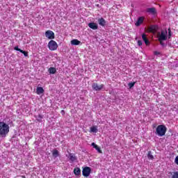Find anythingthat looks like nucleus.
Here are the masks:
<instances>
[{"instance_id": "f257e3e1", "label": "nucleus", "mask_w": 178, "mask_h": 178, "mask_svg": "<svg viewBox=\"0 0 178 178\" xmlns=\"http://www.w3.org/2000/svg\"><path fill=\"white\" fill-rule=\"evenodd\" d=\"M9 133V125L3 122H0V137H6Z\"/></svg>"}, {"instance_id": "f03ea898", "label": "nucleus", "mask_w": 178, "mask_h": 178, "mask_svg": "<svg viewBox=\"0 0 178 178\" xmlns=\"http://www.w3.org/2000/svg\"><path fill=\"white\" fill-rule=\"evenodd\" d=\"M167 130L168 128H166V126L163 124L159 125L156 129V134H157L159 137H163V136L166 134Z\"/></svg>"}, {"instance_id": "7ed1b4c3", "label": "nucleus", "mask_w": 178, "mask_h": 178, "mask_svg": "<svg viewBox=\"0 0 178 178\" xmlns=\"http://www.w3.org/2000/svg\"><path fill=\"white\" fill-rule=\"evenodd\" d=\"M48 48L50 51H56L58 49V43L51 40L48 43Z\"/></svg>"}, {"instance_id": "20e7f679", "label": "nucleus", "mask_w": 178, "mask_h": 178, "mask_svg": "<svg viewBox=\"0 0 178 178\" xmlns=\"http://www.w3.org/2000/svg\"><path fill=\"white\" fill-rule=\"evenodd\" d=\"M159 41H166L168 40V31H161V35L159 36Z\"/></svg>"}, {"instance_id": "39448f33", "label": "nucleus", "mask_w": 178, "mask_h": 178, "mask_svg": "<svg viewBox=\"0 0 178 178\" xmlns=\"http://www.w3.org/2000/svg\"><path fill=\"white\" fill-rule=\"evenodd\" d=\"M91 174V168L90 167H85L83 168L82 175L84 177H88Z\"/></svg>"}, {"instance_id": "423d86ee", "label": "nucleus", "mask_w": 178, "mask_h": 178, "mask_svg": "<svg viewBox=\"0 0 178 178\" xmlns=\"http://www.w3.org/2000/svg\"><path fill=\"white\" fill-rule=\"evenodd\" d=\"M92 88L94 91H101L104 88V84L98 85L97 83H93L92 84Z\"/></svg>"}, {"instance_id": "0eeeda50", "label": "nucleus", "mask_w": 178, "mask_h": 178, "mask_svg": "<svg viewBox=\"0 0 178 178\" xmlns=\"http://www.w3.org/2000/svg\"><path fill=\"white\" fill-rule=\"evenodd\" d=\"M45 36L47 38H49V40H54L55 38V33L54 31L49 30L45 32Z\"/></svg>"}, {"instance_id": "6e6552de", "label": "nucleus", "mask_w": 178, "mask_h": 178, "mask_svg": "<svg viewBox=\"0 0 178 178\" xmlns=\"http://www.w3.org/2000/svg\"><path fill=\"white\" fill-rule=\"evenodd\" d=\"M143 23H144V17H140L138 18V21L136 22L135 25L136 26V27H138L141 26Z\"/></svg>"}, {"instance_id": "1a4fd4ad", "label": "nucleus", "mask_w": 178, "mask_h": 178, "mask_svg": "<svg viewBox=\"0 0 178 178\" xmlns=\"http://www.w3.org/2000/svg\"><path fill=\"white\" fill-rule=\"evenodd\" d=\"M98 23L102 27H105V26H106V21L103 17L98 19Z\"/></svg>"}, {"instance_id": "9d476101", "label": "nucleus", "mask_w": 178, "mask_h": 178, "mask_svg": "<svg viewBox=\"0 0 178 178\" xmlns=\"http://www.w3.org/2000/svg\"><path fill=\"white\" fill-rule=\"evenodd\" d=\"M88 27L92 29V30H98V24L95 22H90L88 24Z\"/></svg>"}, {"instance_id": "9b49d317", "label": "nucleus", "mask_w": 178, "mask_h": 178, "mask_svg": "<svg viewBox=\"0 0 178 178\" xmlns=\"http://www.w3.org/2000/svg\"><path fill=\"white\" fill-rule=\"evenodd\" d=\"M142 39L146 45H149V40H148V38H147V35L145 33L142 35Z\"/></svg>"}, {"instance_id": "f8f14e48", "label": "nucleus", "mask_w": 178, "mask_h": 178, "mask_svg": "<svg viewBox=\"0 0 178 178\" xmlns=\"http://www.w3.org/2000/svg\"><path fill=\"white\" fill-rule=\"evenodd\" d=\"M74 174L75 176H80L81 175V170L80 168L76 167L74 169Z\"/></svg>"}, {"instance_id": "ddd939ff", "label": "nucleus", "mask_w": 178, "mask_h": 178, "mask_svg": "<svg viewBox=\"0 0 178 178\" xmlns=\"http://www.w3.org/2000/svg\"><path fill=\"white\" fill-rule=\"evenodd\" d=\"M92 145L93 148H95V149L97 150V152H99V154H102V150L101 149V147H99L97 144H95V143H92Z\"/></svg>"}, {"instance_id": "4468645a", "label": "nucleus", "mask_w": 178, "mask_h": 178, "mask_svg": "<svg viewBox=\"0 0 178 178\" xmlns=\"http://www.w3.org/2000/svg\"><path fill=\"white\" fill-rule=\"evenodd\" d=\"M147 12L151 13L152 15H156V9L155 8H147Z\"/></svg>"}, {"instance_id": "2eb2a0df", "label": "nucleus", "mask_w": 178, "mask_h": 178, "mask_svg": "<svg viewBox=\"0 0 178 178\" xmlns=\"http://www.w3.org/2000/svg\"><path fill=\"white\" fill-rule=\"evenodd\" d=\"M148 31L149 33H155V31H156V26L155 25H151L149 28H148Z\"/></svg>"}, {"instance_id": "dca6fc26", "label": "nucleus", "mask_w": 178, "mask_h": 178, "mask_svg": "<svg viewBox=\"0 0 178 178\" xmlns=\"http://www.w3.org/2000/svg\"><path fill=\"white\" fill-rule=\"evenodd\" d=\"M80 44H81V42L77 39H74V40H71L72 45H80Z\"/></svg>"}, {"instance_id": "f3484780", "label": "nucleus", "mask_w": 178, "mask_h": 178, "mask_svg": "<svg viewBox=\"0 0 178 178\" xmlns=\"http://www.w3.org/2000/svg\"><path fill=\"white\" fill-rule=\"evenodd\" d=\"M36 93L38 95H40V94H44V88L42 87H38L36 88Z\"/></svg>"}, {"instance_id": "a211bd4d", "label": "nucleus", "mask_w": 178, "mask_h": 178, "mask_svg": "<svg viewBox=\"0 0 178 178\" xmlns=\"http://www.w3.org/2000/svg\"><path fill=\"white\" fill-rule=\"evenodd\" d=\"M52 156L53 158H58L59 156V151L58 149H54L52 151Z\"/></svg>"}, {"instance_id": "6ab92c4d", "label": "nucleus", "mask_w": 178, "mask_h": 178, "mask_svg": "<svg viewBox=\"0 0 178 178\" xmlns=\"http://www.w3.org/2000/svg\"><path fill=\"white\" fill-rule=\"evenodd\" d=\"M48 72L50 74H55V73H56V68L51 67L50 68H49Z\"/></svg>"}, {"instance_id": "aec40b11", "label": "nucleus", "mask_w": 178, "mask_h": 178, "mask_svg": "<svg viewBox=\"0 0 178 178\" xmlns=\"http://www.w3.org/2000/svg\"><path fill=\"white\" fill-rule=\"evenodd\" d=\"M69 159L71 161V162H74L76 161V156L74 154L70 153Z\"/></svg>"}, {"instance_id": "412c9836", "label": "nucleus", "mask_w": 178, "mask_h": 178, "mask_svg": "<svg viewBox=\"0 0 178 178\" xmlns=\"http://www.w3.org/2000/svg\"><path fill=\"white\" fill-rule=\"evenodd\" d=\"M98 131V127L93 126L90 127V133H97Z\"/></svg>"}, {"instance_id": "4be33fe9", "label": "nucleus", "mask_w": 178, "mask_h": 178, "mask_svg": "<svg viewBox=\"0 0 178 178\" xmlns=\"http://www.w3.org/2000/svg\"><path fill=\"white\" fill-rule=\"evenodd\" d=\"M147 158L148 159H151L152 161V159H154V155H152V154L151 153V151H149L147 152Z\"/></svg>"}, {"instance_id": "5701e85b", "label": "nucleus", "mask_w": 178, "mask_h": 178, "mask_svg": "<svg viewBox=\"0 0 178 178\" xmlns=\"http://www.w3.org/2000/svg\"><path fill=\"white\" fill-rule=\"evenodd\" d=\"M135 84H136V82H131L128 84V86L129 87V88H133Z\"/></svg>"}, {"instance_id": "b1692460", "label": "nucleus", "mask_w": 178, "mask_h": 178, "mask_svg": "<svg viewBox=\"0 0 178 178\" xmlns=\"http://www.w3.org/2000/svg\"><path fill=\"white\" fill-rule=\"evenodd\" d=\"M21 54H23L24 56H29V51H26L24 50L21 51Z\"/></svg>"}, {"instance_id": "393cba45", "label": "nucleus", "mask_w": 178, "mask_h": 178, "mask_svg": "<svg viewBox=\"0 0 178 178\" xmlns=\"http://www.w3.org/2000/svg\"><path fill=\"white\" fill-rule=\"evenodd\" d=\"M170 37H172V30H170V28L168 29V38L170 39Z\"/></svg>"}, {"instance_id": "a878e982", "label": "nucleus", "mask_w": 178, "mask_h": 178, "mask_svg": "<svg viewBox=\"0 0 178 178\" xmlns=\"http://www.w3.org/2000/svg\"><path fill=\"white\" fill-rule=\"evenodd\" d=\"M172 178H178V172H173Z\"/></svg>"}, {"instance_id": "bb28decb", "label": "nucleus", "mask_w": 178, "mask_h": 178, "mask_svg": "<svg viewBox=\"0 0 178 178\" xmlns=\"http://www.w3.org/2000/svg\"><path fill=\"white\" fill-rule=\"evenodd\" d=\"M14 49L15 50V51H18L19 52H22V49H19V47H14Z\"/></svg>"}, {"instance_id": "cd10ccee", "label": "nucleus", "mask_w": 178, "mask_h": 178, "mask_svg": "<svg viewBox=\"0 0 178 178\" xmlns=\"http://www.w3.org/2000/svg\"><path fill=\"white\" fill-rule=\"evenodd\" d=\"M159 42L162 45V47H165V43L163 42V40H159Z\"/></svg>"}, {"instance_id": "c85d7f7f", "label": "nucleus", "mask_w": 178, "mask_h": 178, "mask_svg": "<svg viewBox=\"0 0 178 178\" xmlns=\"http://www.w3.org/2000/svg\"><path fill=\"white\" fill-rule=\"evenodd\" d=\"M138 45H139V47H141V45H143V42L141 40H138Z\"/></svg>"}, {"instance_id": "c756f323", "label": "nucleus", "mask_w": 178, "mask_h": 178, "mask_svg": "<svg viewBox=\"0 0 178 178\" xmlns=\"http://www.w3.org/2000/svg\"><path fill=\"white\" fill-rule=\"evenodd\" d=\"M175 162L177 165H178V156L175 157Z\"/></svg>"}, {"instance_id": "7c9ffc66", "label": "nucleus", "mask_w": 178, "mask_h": 178, "mask_svg": "<svg viewBox=\"0 0 178 178\" xmlns=\"http://www.w3.org/2000/svg\"><path fill=\"white\" fill-rule=\"evenodd\" d=\"M38 118H39L40 119H42V115H38Z\"/></svg>"}, {"instance_id": "2f4dec72", "label": "nucleus", "mask_w": 178, "mask_h": 178, "mask_svg": "<svg viewBox=\"0 0 178 178\" xmlns=\"http://www.w3.org/2000/svg\"><path fill=\"white\" fill-rule=\"evenodd\" d=\"M61 113H63V115H65V111L62 110Z\"/></svg>"}, {"instance_id": "473e14b6", "label": "nucleus", "mask_w": 178, "mask_h": 178, "mask_svg": "<svg viewBox=\"0 0 178 178\" xmlns=\"http://www.w3.org/2000/svg\"><path fill=\"white\" fill-rule=\"evenodd\" d=\"M22 178H26V176H24V175H22Z\"/></svg>"}]
</instances>
